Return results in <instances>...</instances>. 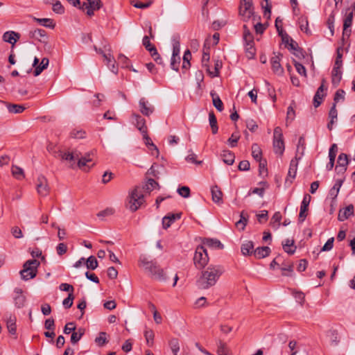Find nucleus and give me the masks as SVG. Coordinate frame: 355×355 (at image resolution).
<instances>
[{
    "label": "nucleus",
    "mask_w": 355,
    "mask_h": 355,
    "mask_svg": "<svg viewBox=\"0 0 355 355\" xmlns=\"http://www.w3.org/2000/svg\"><path fill=\"white\" fill-rule=\"evenodd\" d=\"M34 19L37 21L40 24L45 26V27H48V28H54L55 26V24H53V21L51 19H49V18H42V19H39V18H34Z\"/></svg>",
    "instance_id": "8fccbe9b"
},
{
    "label": "nucleus",
    "mask_w": 355,
    "mask_h": 355,
    "mask_svg": "<svg viewBox=\"0 0 355 355\" xmlns=\"http://www.w3.org/2000/svg\"><path fill=\"white\" fill-rule=\"evenodd\" d=\"M92 154V153H88L85 156L80 157V153L75 150L71 152H64L62 153L61 156L62 159L66 161L73 162L77 160L78 168L84 171H88L90 167L94 165V163L89 165L92 162V159L91 158Z\"/></svg>",
    "instance_id": "7ed1b4c3"
},
{
    "label": "nucleus",
    "mask_w": 355,
    "mask_h": 355,
    "mask_svg": "<svg viewBox=\"0 0 355 355\" xmlns=\"http://www.w3.org/2000/svg\"><path fill=\"white\" fill-rule=\"evenodd\" d=\"M254 244L252 241H246L241 245V250L243 255H250L254 254Z\"/></svg>",
    "instance_id": "c756f323"
},
{
    "label": "nucleus",
    "mask_w": 355,
    "mask_h": 355,
    "mask_svg": "<svg viewBox=\"0 0 355 355\" xmlns=\"http://www.w3.org/2000/svg\"><path fill=\"white\" fill-rule=\"evenodd\" d=\"M95 342L99 346L104 345L107 342V338H106V333L101 332L99 334V336L96 338Z\"/></svg>",
    "instance_id": "052dcab7"
},
{
    "label": "nucleus",
    "mask_w": 355,
    "mask_h": 355,
    "mask_svg": "<svg viewBox=\"0 0 355 355\" xmlns=\"http://www.w3.org/2000/svg\"><path fill=\"white\" fill-rule=\"evenodd\" d=\"M139 110L145 116H150L154 112V107L145 98H141L139 102Z\"/></svg>",
    "instance_id": "f8f14e48"
},
{
    "label": "nucleus",
    "mask_w": 355,
    "mask_h": 355,
    "mask_svg": "<svg viewBox=\"0 0 355 355\" xmlns=\"http://www.w3.org/2000/svg\"><path fill=\"white\" fill-rule=\"evenodd\" d=\"M225 272V268L221 265H209L206 269L203 270L198 279L196 286L199 289L207 290L215 286Z\"/></svg>",
    "instance_id": "f03ea898"
},
{
    "label": "nucleus",
    "mask_w": 355,
    "mask_h": 355,
    "mask_svg": "<svg viewBox=\"0 0 355 355\" xmlns=\"http://www.w3.org/2000/svg\"><path fill=\"white\" fill-rule=\"evenodd\" d=\"M209 59H210V55H209V47H206V46L205 45L204 46V48H203V53H202V67L204 68H207V67L208 66V62L209 61Z\"/></svg>",
    "instance_id": "49530a36"
},
{
    "label": "nucleus",
    "mask_w": 355,
    "mask_h": 355,
    "mask_svg": "<svg viewBox=\"0 0 355 355\" xmlns=\"http://www.w3.org/2000/svg\"><path fill=\"white\" fill-rule=\"evenodd\" d=\"M205 247L207 246L212 248H223V245L220 242V241L214 239H205L202 241V245Z\"/></svg>",
    "instance_id": "bb28decb"
},
{
    "label": "nucleus",
    "mask_w": 355,
    "mask_h": 355,
    "mask_svg": "<svg viewBox=\"0 0 355 355\" xmlns=\"http://www.w3.org/2000/svg\"><path fill=\"white\" fill-rule=\"evenodd\" d=\"M324 91V85H322L319 87L318 89L314 98H313V105L315 107H318L321 103L323 95H321L320 93L323 92Z\"/></svg>",
    "instance_id": "4c0bfd02"
},
{
    "label": "nucleus",
    "mask_w": 355,
    "mask_h": 355,
    "mask_svg": "<svg viewBox=\"0 0 355 355\" xmlns=\"http://www.w3.org/2000/svg\"><path fill=\"white\" fill-rule=\"evenodd\" d=\"M252 155L256 161H261L262 150L257 144H253L252 145Z\"/></svg>",
    "instance_id": "e433bc0d"
},
{
    "label": "nucleus",
    "mask_w": 355,
    "mask_h": 355,
    "mask_svg": "<svg viewBox=\"0 0 355 355\" xmlns=\"http://www.w3.org/2000/svg\"><path fill=\"white\" fill-rule=\"evenodd\" d=\"M70 135L75 139H83L86 136V132L83 130H73L71 132Z\"/></svg>",
    "instance_id": "e2e57ef3"
},
{
    "label": "nucleus",
    "mask_w": 355,
    "mask_h": 355,
    "mask_svg": "<svg viewBox=\"0 0 355 355\" xmlns=\"http://www.w3.org/2000/svg\"><path fill=\"white\" fill-rule=\"evenodd\" d=\"M281 56V54L275 55L270 60L272 69L273 71L279 75L282 74L284 71V69L280 64Z\"/></svg>",
    "instance_id": "f3484780"
},
{
    "label": "nucleus",
    "mask_w": 355,
    "mask_h": 355,
    "mask_svg": "<svg viewBox=\"0 0 355 355\" xmlns=\"http://www.w3.org/2000/svg\"><path fill=\"white\" fill-rule=\"evenodd\" d=\"M211 199L213 202L218 205L223 203V192L220 189L215 185L211 187Z\"/></svg>",
    "instance_id": "2eb2a0df"
},
{
    "label": "nucleus",
    "mask_w": 355,
    "mask_h": 355,
    "mask_svg": "<svg viewBox=\"0 0 355 355\" xmlns=\"http://www.w3.org/2000/svg\"><path fill=\"white\" fill-rule=\"evenodd\" d=\"M259 175H261L263 178L268 176V169L266 168V161L262 162L261 160L259 161Z\"/></svg>",
    "instance_id": "69168bd1"
},
{
    "label": "nucleus",
    "mask_w": 355,
    "mask_h": 355,
    "mask_svg": "<svg viewBox=\"0 0 355 355\" xmlns=\"http://www.w3.org/2000/svg\"><path fill=\"white\" fill-rule=\"evenodd\" d=\"M337 116H338V112L336 108V103L333 105L331 107L329 113V117L330 119V121L327 124V128L329 130H331L333 128V125L335 123V121L337 120Z\"/></svg>",
    "instance_id": "cd10ccee"
},
{
    "label": "nucleus",
    "mask_w": 355,
    "mask_h": 355,
    "mask_svg": "<svg viewBox=\"0 0 355 355\" xmlns=\"http://www.w3.org/2000/svg\"><path fill=\"white\" fill-rule=\"evenodd\" d=\"M284 250L289 254H293L295 252L296 247L294 246V241L293 239H286L282 243Z\"/></svg>",
    "instance_id": "2f4dec72"
},
{
    "label": "nucleus",
    "mask_w": 355,
    "mask_h": 355,
    "mask_svg": "<svg viewBox=\"0 0 355 355\" xmlns=\"http://www.w3.org/2000/svg\"><path fill=\"white\" fill-rule=\"evenodd\" d=\"M300 28L302 31L306 33L307 35H311V31L309 28V23L308 20L305 17H300L299 19Z\"/></svg>",
    "instance_id": "a18cd8bd"
},
{
    "label": "nucleus",
    "mask_w": 355,
    "mask_h": 355,
    "mask_svg": "<svg viewBox=\"0 0 355 355\" xmlns=\"http://www.w3.org/2000/svg\"><path fill=\"white\" fill-rule=\"evenodd\" d=\"M180 63V56H171V67L172 69L178 71L179 69Z\"/></svg>",
    "instance_id": "13d9d810"
},
{
    "label": "nucleus",
    "mask_w": 355,
    "mask_h": 355,
    "mask_svg": "<svg viewBox=\"0 0 355 355\" xmlns=\"http://www.w3.org/2000/svg\"><path fill=\"white\" fill-rule=\"evenodd\" d=\"M342 66L335 65L332 69L331 72V81L332 84L335 86H337L341 80L342 78Z\"/></svg>",
    "instance_id": "412c9836"
},
{
    "label": "nucleus",
    "mask_w": 355,
    "mask_h": 355,
    "mask_svg": "<svg viewBox=\"0 0 355 355\" xmlns=\"http://www.w3.org/2000/svg\"><path fill=\"white\" fill-rule=\"evenodd\" d=\"M103 58L105 64L112 72L116 74L118 73V67L116 64V60L110 53H103Z\"/></svg>",
    "instance_id": "dca6fc26"
},
{
    "label": "nucleus",
    "mask_w": 355,
    "mask_h": 355,
    "mask_svg": "<svg viewBox=\"0 0 355 355\" xmlns=\"http://www.w3.org/2000/svg\"><path fill=\"white\" fill-rule=\"evenodd\" d=\"M86 266L88 269H96L98 267L96 259L94 256H90L86 261Z\"/></svg>",
    "instance_id": "864d4df0"
},
{
    "label": "nucleus",
    "mask_w": 355,
    "mask_h": 355,
    "mask_svg": "<svg viewBox=\"0 0 355 355\" xmlns=\"http://www.w3.org/2000/svg\"><path fill=\"white\" fill-rule=\"evenodd\" d=\"M210 94L212 97V102H213L214 106L216 107V109L218 111H219V112L223 111V103L222 101L220 100L219 96L216 94V93L213 91L211 92Z\"/></svg>",
    "instance_id": "473e14b6"
},
{
    "label": "nucleus",
    "mask_w": 355,
    "mask_h": 355,
    "mask_svg": "<svg viewBox=\"0 0 355 355\" xmlns=\"http://www.w3.org/2000/svg\"><path fill=\"white\" fill-rule=\"evenodd\" d=\"M32 37L40 40L42 37H46V31L43 29L37 28L31 33Z\"/></svg>",
    "instance_id": "4d7b16f0"
},
{
    "label": "nucleus",
    "mask_w": 355,
    "mask_h": 355,
    "mask_svg": "<svg viewBox=\"0 0 355 355\" xmlns=\"http://www.w3.org/2000/svg\"><path fill=\"white\" fill-rule=\"evenodd\" d=\"M217 352L218 355H227L226 345L220 340L218 343Z\"/></svg>",
    "instance_id": "774afa93"
},
{
    "label": "nucleus",
    "mask_w": 355,
    "mask_h": 355,
    "mask_svg": "<svg viewBox=\"0 0 355 355\" xmlns=\"http://www.w3.org/2000/svg\"><path fill=\"white\" fill-rule=\"evenodd\" d=\"M191 59V53L189 50H187L183 55V63H182V69H189L191 67L190 60Z\"/></svg>",
    "instance_id": "c03bdc74"
},
{
    "label": "nucleus",
    "mask_w": 355,
    "mask_h": 355,
    "mask_svg": "<svg viewBox=\"0 0 355 355\" xmlns=\"http://www.w3.org/2000/svg\"><path fill=\"white\" fill-rule=\"evenodd\" d=\"M143 135V139L144 140L145 144L148 147V149L152 151L153 155H157L159 153L158 148L157 146L153 143L151 139L148 136L147 132L145 133H141Z\"/></svg>",
    "instance_id": "393cba45"
},
{
    "label": "nucleus",
    "mask_w": 355,
    "mask_h": 355,
    "mask_svg": "<svg viewBox=\"0 0 355 355\" xmlns=\"http://www.w3.org/2000/svg\"><path fill=\"white\" fill-rule=\"evenodd\" d=\"M142 44L150 53L154 60L159 64H163L162 59L159 55L156 48L150 42L148 36H144L142 40Z\"/></svg>",
    "instance_id": "1a4fd4ad"
},
{
    "label": "nucleus",
    "mask_w": 355,
    "mask_h": 355,
    "mask_svg": "<svg viewBox=\"0 0 355 355\" xmlns=\"http://www.w3.org/2000/svg\"><path fill=\"white\" fill-rule=\"evenodd\" d=\"M209 256L204 245H198L193 256V264L198 269H204L209 263Z\"/></svg>",
    "instance_id": "423d86ee"
},
{
    "label": "nucleus",
    "mask_w": 355,
    "mask_h": 355,
    "mask_svg": "<svg viewBox=\"0 0 355 355\" xmlns=\"http://www.w3.org/2000/svg\"><path fill=\"white\" fill-rule=\"evenodd\" d=\"M240 138V135L238 132H234L232 135V136L228 139V143L231 147H235L237 144V142Z\"/></svg>",
    "instance_id": "338daca9"
},
{
    "label": "nucleus",
    "mask_w": 355,
    "mask_h": 355,
    "mask_svg": "<svg viewBox=\"0 0 355 355\" xmlns=\"http://www.w3.org/2000/svg\"><path fill=\"white\" fill-rule=\"evenodd\" d=\"M353 11H350L347 14L346 17L344 19L343 24V37H349L351 30L349 28L351 27L352 23Z\"/></svg>",
    "instance_id": "aec40b11"
},
{
    "label": "nucleus",
    "mask_w": 355,
    "mask_h": 355,
    "mask_svg": "<svg viewBox=\"0 0 355 355\" xmlns=\"http://www.w3.org/2000/svg\"><path fill=\"white\" fill-rule=\"evenodd\" d=\"M20 35L15 31H6L3 35V40L6 42L11 44H15L17 41L19 39Z\"/></svg>",
    "instance_id": "a211bd4d"
},
{
    "label": "nucleus",
    "mask_w": 355,
    "mask_h": 355,
    "mask_svg": "<svg viewBox=\"0 0 355 355\" xmlns=\"http://www.w3.org/2000/svg\"><path fill=\"white\" fill-rule=\"evenodd\" d=\"M270 253L269 247L263 246L257 248L254 250V255L257 259H263L266 257Z\"/></svg>",
    "instance_id": "a878e982"
},
{
    "label": "nucleus",
    "mask_w": 355,
    "mask_h": 355,
    "mask_svg": "<svg viewBox=\"0 0 355 355\" xmlns=\"http://www.w3.org/2000/svg\"><path fill=\"white\" fill-rule=\"evenodd\" d=\"M49 60L46 58H44L40 63V65L36 67L34 71V76H37L41 73V72L46 69L49 65Z\"/></svg>",
    "instance_id": "37998d69"
},
{
    "label": "nucleus",
    "mask_w": 355,
    "mask_h": 355,
    "mask_svg": "<svg viewBox=\"0 0 355 355\" xmlns=\"http://www.w3.org/2000/svg\"><path fill=\"white\" fill-rule=\"evenodd\" d=\"M353 214L354 206L352 205H349L345 208L339 211L338 218L340 221H344Z\"/></svg>",
    "instance_id": "5701e85b"
},
{
    "label": "nucleus",
    "mask_w": 355,
    "mask_h": 355,
    "mask_svg": "<svg viewBox=\"0 0 355 355\" xmlns=\"http://www.w3.org/2000/svg\"><path fill=\"white\" fill-rule=\"evenodd\" d=\"M209 121L213 134H216L218 130L217 125V120L213 112H210L209 114Z\"/></svg>",
    "instance_id": "ea45409f"
},
{
    "label": "nucleus",
    "mask_w": 355,
    "mask_h": 355,
    "mask_svg": "<svg viewBox=\"0 0 355 355\" xmlns=\"http://www.w3.org/2000/svg\"><path fill=\"white\" fill-rule=\"evenodd\" d=\"M243 40L245 43L254 42L253 36L246 25H243Z\"/></svg>",
    "instance_id": "5fc2aeb1"
},
{
    "label": "nucleus",
    "mask_w": 355,
    "mask_h": 355,
    "mask_svg": "<svg viewBox=\"0 0 355 355\" xmlns=\"http://www.w3.org/2000/svg\"><path fill=\"white\" fill-rule=\"evenodd\" d=\"M343 181L342 180H337L336 182L333 186V187L330 189L329 193V196L333 200H334L336 198V197L339 193L340 189L343 184Z\"/></svg>",
    "instance_id": "7c9ffc66"
},
{
    "label": "nucleus",
    "mask_w": 355,
    "mask_h": 355,
    "mask_svg": "<svg viewBox=\"0 0 355 355\" xmlns=\"http://www.w3.org/2000/svg\"><path fill=\"white\" fill-rule=\"evenodd\" d=\"M40 265V261L36 259L26 261L23 265V269L20 271L21 279L27 281L35 277Z\"/></svg>",
    "instance_id": "39448f33"
},
{
    "label": "nucleus",
    "mask_w": 355,
    "mask_h": 355,
    "mask_svg": "<svg viewBox=\"0 0 355 355\" xmlns=\"http://www.w3.org/2000/svg\"><path fill=\"white\" fill-rule=\"evenodd\" d=\"M273 148L275 153L279 155H282L285 149L282 130L280 127H276L274 129Z\"/></svg>",
    "instance_id": "0eeeda50"
},
{
    "label": "nucleus",
    "mask_w": 355,
    "mask_h": 355,
    "mask_svg": "<svg viewBox=\"0 0 355 355\" xmlns=\"http://www.w3.org/2000/svg\"><path fill=\"white\" fill-rule=\"evenodd\" d=\"M327 336L329 338L331 345L337 346L340 343L338 332L335 329H330L326 333Z\"/></svg>",
    "instance_id": "b1692460"
},
{
    "label": "nucleus",
    "mask_w": 355,
    "mask_h": 355,
    "mask_svg": "<svg viewBox=\"0 0 355 355\" xmlns=\"http://www.w3.org/2000/svg\"><path fill=\"white\" fill-rule=\"evenodd\" d=\"M158 187L155 179H148L146 182L135 186L128 191L125 200V207L132 213L137 211L145 203V196Z\"/></svg>",
    "instance_id": "f257e3e1"
},
{
    "label": "nucleus",
    "mask_w": 355,
    "mask_h": 355,
    "mask_svg": "<svg viewBox=\"0 0 355 355\" xmlns=\"http://www.w3.org/2000/svg\"><path fill=\"white\" fill-rule=\"evenodd\" d=\"M245 52L248 58H252L255 55V49L254 48V42L245 43Z\"/></svg>",
    "instance_id": "3c124183"
},
{
    "label": "nucleus",
    "mask_w": 355,
    "mask_h": 355,
    "mask_svg": "<svg viewBox=\"0 0 355 355\" xmlns=\"http://www.w3.org/2000/svg\"><path fill=\"white\" fill-rule=\"evenodd\" d=\"M115 213V210L112 207H107L104 210L99 211L97 214V216L101 219L104 220L106 217H109L112 216Z\"/></svg>",
    "instance_id": "79ce46f5"
},
{
    "label": "nucleus",
    "mask_w": 355,
    "mask_h": 355,
    "mask_svg": "<svg viewBox=\"0 0 355 355\" xmlns=\"http://www.w3.org/2000/svg\"><path fill=\"white\" fill-rule=\"evenodd\" d=\"M37 190L40 195L46 196L49 192V187L46 179L40 180L39 183H37Z\"/></svg>",
    "instance_id": "c85d7f7f"
},
{
    "label": "nucleus",
    "mask_w": 355,
    "mask_h": 355,
    "mask_svg": "<svg viewBox=\"0 0 355 355\" xmlns=\"http://www.w3.org/2000/svg\"><path fill=\"white\" fill-rule=\"evenodd\" d=\"M239 14L244 21L250 19L254 15L252 0H241L239 6Z\"/></svg>",
    "instance_id": "6e6552de"
},
{
    "label": "nucleus",
    "mask_w": 355,
    "mask_h": 355,
    "mask_svg": "<svg viewBox=\"0 0 355 355\" xmlns=\"http://www.w3.org/2000/svg\"><path fill=\"white\" fill-rule=\"evenodd\" d=\"M178 194L183 198H188L190 196V189L187 186H182L177 190Z\"/></svg>",
    "instance_id": "0e129e2a"
},
{
    "label": "nucleus",
    "mask_w": 355,
    "mask_h": 355,
    "mask_svg": "<svg viewBox=\"0 0 355 355\" xmlns=\"http://www.w3.org/2000/svg\"><path fill=\"white\" fill-rule=\"evenodd\" d=\"M154 332L151 329H146L144 331V337L146 340V343L148 346L152 347L153 345V340H154Z\"/></svg>",
    "instance_id": "09e8293b"
},
{
    "label": "nucleus",
    "mask_w": 355,
    "mask_h": 355,
    "mask_svg": "<svg viewBox=\"0 0 355 355\" xmlns=\"http://www.w3.org/2000/svg\"><path fill=\"white\" fill-rule=\"evenodd\" d=\"M132 123L136 125L137 128L141 133L147 132V126L146 125V120L138 114L133 113L132 114Z\"/></svg>",
    "instance_id": "ddd939ff"
},
{
    "label": "nucleus",
    "mask_w": 355,
    "mask_h": 355,
    "mask_svg": "<svg viewBox=\"0 0 355 355\" xmlns=\"http://www.w3.org/2000/svg\"><path fill=\"white\" fill-rule=\"evenodd\" d=\"M74 299V296L72 293H69L68 297H66L63 302L62 304L65 309H69L73 305V301Z\"/></svg>",
    "instance_id": "680f3d73"
},
{
    "label": "nucleus",
    "mask_w": 355,
    "mask_h": 355,
    "mask_svg": "<svg viewBox=\"0 0 355 355\" xmlns=\"http://www.w3.org/2000/svg\"><path fill=\"white\" fill-rule=\"evenodd\" d=\"M298 164V159L295 157L291 161L290 166L288 172V178H295L297 175V168Z\"/></svg>",
    "instance_id": "72a5a7b5"
},
{
    "label": "nucleus",
    "mask_w": 355,
    "mask_h": 355,
    "mask_svg": "<svg viewBox=\"0 0 355 355\" xmlns=\"http://www.w3.org/2000/svg\"><path fill=\"white\" fill-rule=\"evenodd\" d=\"M338 153V146L336 144H334L331 146L329 150V162L327 164V168L328 170H331L334 166L335 159Z\"/></svg>",
    "instance_id": "6ab92c4d"
},
{
    "label": "nucleus",
    "mask_w": 355,
    "mask_h": 355,
    "mask_svg": "<svg viewBox=\"0 0 355 355\" xmlns=\"http://www.w3.org/2000/svg\"><path fill=\"white\" fill-rule=\"evenodd\" d=\"M221 156L223 157V162L228 165L232 164L234 162L235 156L234 153L229 150H223Z\"/></svg>",
    "instance_id": "c9c22d12"
},
{
    "label": "nucleus",
    "mask_w": 355,
    "mask_h": 355,
    "mask_svg": "<svg viewBox=\"0 0 355 355\" xmlns=\"http://www.w3.org/2000/svg\"><path fill=\"white\" fill-rule=\"evenodd\" d=\"M46 3H52L53 4V11L57 14L62 15L64 12V8L59 1H56L55 3L51 2L49 1H46Z\"/></svg>",
    "instance_id": "a19ab883"
},
{
    "label": "nucleus",
    "mask_w": 355,
    "mask_h": 355,
    "mask_svg": "<svg viewBox=\"0 0 355 355\" xmlns=\"http://www.w3.org/2000/svg\"><path fill=\"white\" fill-rule=\"evenodd\" d=\"M221 66H222L221 62H220L218 60H217L215 63L214 71L210 70L209 65L207 67V68L205 69L207 70V73L211 77H216L218 76L219 69L221 67Z\"/></svg>",
    "instance_id": "603ef678"
},
{
    "label": "nucleus",
    "mask_w": 355,
    "mask_h": 355,
    "mask_svg": "<svg viewBox=\"0 0 355 355\" xmlns=\"http://www.w3.org/2000/svg\"><path fill=\"white\" fill-rule=\"evenodd\" d=\"M8 110L11 113H21L25 108L19 105H15V104H9L8 105Z\"/></svg>",
    "instance_id": "6e6d98bb"
},
{
    "label": "nucleus",
    "mask_w": 355,
    "mask_h": 355,
    "mask_svg": "<svg viewBox=\"0 0 355 355\" xmlns=\"http://www.w3.org/2000/svg\"><path fill=\"white\" fill-rule=\"evenodd\" d=\"M85 331L83 329H79L78 331H73L71 336V342L72 344L77 343L84 335Z\"/></svg>",
    "instance_id": "de8ad7c7"
},
{
    "label": "nucleus",
    "mask_w": 355,
    "mask_h": 355,
    "mask_svg": "<svg viewBox=\"0 0 355 355\" xmlns=\"http://www.w3.org/2000/svg\"><path fill=\"white\" fill-rule=\"evenodd\" d=\"M181 213L171 214L164 216L162 219V225L164 229L168 228L171 224L176 220L180 219Z\"/></svg>",
    "instance_id": "4be33fe9"
},
{
    "label": "nucleus",
    "mask_w": 355,
    "mask_h": 355,
    "mask_svg": "<svg viewBox=\"0 0 355 355\" xmlns=\"http://www.w3.org/2000/svg\"><path fill=\"white\" fill-rule=\"evenodd\" d=\"M152 3V1H149L146 3H141L137 0H131V4L137 8H148Z\"/></svg>",
    "instance_id": "bf43d9fd"
},
{
    "label": "nucleus",
    "mask_w": 355,
    "mask_h": 355,
    "mask_svg": "<svg viewBox=\"0 0 355 355\" xmlns=\"http://www.w3.org/2000/svg\"><path fill=\"white\" fill-rule=\"evenodd\" d=\"M168 345L172 351L173 355H178V353L180 351V341L176 338H173L169 340Z\"/></svg>",
    "instance_id": "f704fd0d"
},
{
    "label": "nucleus",
    "mask_w": 355,
    "mask_h": 355,
    "mask_svg": "<svg viewBox=\"0 0 355 355\" xmlns=\"http://www.w3.org/2000/svg\"><path fill=\"white\" fill-rule=\"evenodd\" d=\"M268 187L269 184L266 181H261L258 183L257 187L252 188L249 190L247 196H250L252 194H257L262 198L266 189H268Z\"/></svg>",
    "instance_id": "4468645a"
},
{
    "label": "nucleus",
    "mask_w": 355,
    "mask_h": 355,
    "mask_svg": "<svg viewBox=\"0 0 355 355\" xmlns=\"http://www.w3.org/2000/svg\"><path fill=\"white\" fill-rule=\"evenodd\" d=\"M101 6L100 0H87V2H84L82 7H80V8L87 10V14L92 16L94 15L95 10L101 8Z\"/></svg>",
    "instance_id": "9b49d317"
},
{
    "label": "nucleus",
    "mask_w": 355,
    "mask_h": 355,
    "mask_svg": "<svg viewBox=\"0 0 355 355\" xmlns=\"http://www.w3.org/2000/svg\"><path fill=\"white\" fill-rule=\"evenodd\" d=\"M7 328L10 334L12 335L16 334V319L14 317L10 316L9 318H8L7 322Z\"/></svg>",
    "instance_id": "58836bf2"
},
{
    "label": "nucleus",
    "mask_w": 355,
    "mask_h": 355,
    "mask_svg": "<svg viewBox=\"0 0 355 355\" xmlns=\"http://www.w3.org/2000/svg\"><path fill=\"white\" fill-rule=\"evenodd\" d=\"M139 266L144 268L151 277L155 279L163 281L165 280V274L164 270L158 266L155 263L150 261L146 257L139 258Z\"/></svg>",
    "instance_id": "20e7f679"
},
{
    "label": "nucleus",
    "mask_w": 355,
    "mask_h": 355,
    "mask_svg": "<svg viewBox=\"0 0 355 355\" xmlns=\"http://www.w3.org/2000/svg\"><path fill=\"white\" fill-rule=\"evenodd\" d=\"M349 158L347 154L345 153H340L338 155V159H337V164L335 167V170L336 171V173L338 175H341L344 174V173L347 170V166L349 164Z\"/></svg>",
    "instance_id": "9d476101"
}]
</instances>
